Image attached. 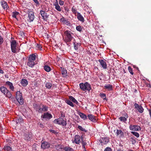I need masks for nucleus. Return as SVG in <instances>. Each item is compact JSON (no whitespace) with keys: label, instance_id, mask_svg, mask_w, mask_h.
<instances>
[{"label":"nucleus","instance_id":"f257e3e1","mask_svg":"<svg viewBox=\"0 0 151 151\" xmlns=\"http://www.w3.org/2000/svg\"><path fill=\"white\" fill-rule=\"evenodd\" d=\"M63 41L66 43H69L74 40V35L70 31L66 30L62 35Z\"/></svg>","mask_w":151,"mask_h":151},{"label":"nucleus","instance_id":"f03ea898","mask_svg":"<svg viewBox=\"0 0 151 151\" xmlns=\"http://www.w3.org/2000/svg\"><path fill=\"white\" fill-rule=\"evenodd\" d=\"M37 57L36 55L34 54H33L29 56L27 65L30 67H33L35 65V59Z\"/></svg>","mask_w":151,"mask_h":151},{"label":"nucleus","instance_id":"7ed1b4c3","mask_svg":"<svg viewBox=\"0 0 151 151\" xmlns=\"http://www.w3.org/2000/svg\"><path fill=\"white\" fill-rule=\"evenodd\" d=\"M79 86L80 89L83 91H89L91 89V85L87 82L80 83Z\"/></svg>","mask_w":151,"mask_h":151},{"label":"nucleus","instance_id":"20e7f679","mask_svg":"<svg viewBox=\"0 0 151 151\" xmlns=\"http://www.w3.org/2000/svg\"><path fill=\"white\" fill-rule=\"evenodd\" d=\"M16 98L19 104L22 105L24 103V100L22 97V94L20 91H17L16 94Z\"/></svg>","mask_w":151,"mask_h":151},{"label":"nucleus","instance_id":"39448f33","mask_svg":"<svg viewBox=\"0 0 151 151\" xmlns=\"http://www.w3.org/2000/svg\"><path fill=\"white\" fill-rule=\"evenodd\" d=\"M54 123L55 124H58L65 126L67 124L66 122L62 118H59L55 119L54 121Z\"/></svg>","mask_w":151,"mask_h":151},{"label":"nucleus","instance_id":"423d86ee","mask_svg":"<svg viewBox=\"0 0 151 151\" xmlns=\"http://www.w3.org/2000/svg\"><path fill=\"white\" fill-rule=\"evenodd\" d=\"M11 49L12 51L14 53H15L17 52V43L15 40H12L11 42Z\"/></svg>","mask_w":151,"mask_h":151},{"label":"nucleus","instance_id":"0eeeda50","mask_svg":"<svg viewBox=\"0 0 151 151\" xmlns=\"http://www.w3.org/2000/svg\"><path fill=\"white\" fill-rule=\"evenodd\" d=\"M129 128L130 130L134 131H139L141 129L140 126L136 125H130Z\"/></svg>","mask_w":151,"mask_h":151},{"label":"nucleus","instance_id":"6e6552de","mask_svg":"<svg viewBox=\"0 0 151 151\" xmlns=\"http://www.w3.org/2000/svg\"><path fill=\"white\" fill-rule=\"evenodd\" d=\"M41 117L44 119H49L52 117V116L50 114L46 112L42 115Z\"/></svg>","mask_w":151,"mask_h":151},{"label":"nucleus","instance_id":"1a4fd4ad","mask_svg":"<svg viewBox=\"0 0 151 151\" xmlns=\"http://www.w3.org/2000/svg\"><path fill=\"white\" fill-rule=\"evenodd\" d=\"M109 138L107 137L101 138L99 140L100 142L102 145H103L106 144L109 141Z\"/></svg>","mask_w":151,"mask_h":151},{"label":"nucleus","instance_id":"9d476101","mask_svg":"<svg viewBox=\"0 0 151 151\" xmlns=\"http://www.w3.org/2000/svg\"><path fill=\"white\" fill-rule=\"evenodd\" d=\"M81 138L78 135H76L75 137L74 140L73 141V143H75L77 144H79L81 142Z\"/></svg>","mask_w":151,"mask_h":151},{"label":"nucleus","instance_id":"9b49d317","mask_svg":"<svg viewBox=\"0 0 151 151\" xmlns=\"http://www.w3.org/2000/svg\"><path fill=\"white\" fill-rule=\"evenodd\" d=\"M135 108L137 109L138 111L142 113L144 111V109L141 105H139L135 103L134 104Z\"/></svg>","mask_w":151,"mask_h":151},{"label":"nucleus","instance_id":"f8f14e48","mask_svg":"<svg viewBox=\"0 0 151 151\" xmlns=\"http://www.w3.org/2000/svg\"><path fill=\"white\" fill-rule=\"evenodd\" d=\"M124 117L120 116L119 118V119L120 120V121L126 123V121H127V119L128 117V116L127 113H125L124 114Z\"/></svg>","mask_w":151,"mask_h":151},{"label":"nucleus","instance_id":"ddd939ff","mask_svg":"<svg viewBox=\"0 0 151 151\" xmlns=\"http://www.w3.org/2000/svg\"><path fill=\"white\" fill-rule=\"evenodd\" d=\"M50 146V144L47 142H42L41 145L42 148L43 149L48 148Z\"/></svg>","mask_w":151,"mask_h":151},{"label":"nucleus","instance_id":"4468645a","mask_svg":"<svg viewBox=\"0 0 151 151\" xmlns=\"http://www.w3.org/2000/svg\"><path fill=\"white\" fill-rule=\"evenodd\" d=\"M60 21L62 23L65 24L67 25H68L70 24V22L68 21V20L65 18L64 17H62L60 19Z\"/></svg>","mask_w":151,"mask_h":151},{"label":"nucleus","instance_id":"2eb2a0df","mask_svg":"<svg viewBox=\"0 0 151 151\" xmlns=\"http://www.w3.org/2000/svg\"><path fill=\"white\" fill-rule=\"evenodd\" d=\"M48 109V107L46 105H42L39 111L40 113H42L43 112H45L47 111Z\"/></svg>","mask_w":151,"mask_h":151},{"label":"nucleus","instance_id":"dca6fc26","mask_svg":"<svg viewBox=\"0 0 151 151\" xmlns=\"http://www.w3.org/2000/svg\"><path fill=\"white\" fill-rule=\"evenodd\" d=\"M99 62L101 65L104 69H105L106 68L107 66V64L104 60H103L99 59Z\"/></svg>","mask_w":151,"mask_h":151},{"label":"nucleus","instance_id":"f3484780","mask_svg":"<svg viewBox=\"0 0 151 151\" xmlns=\"http://www.w3.org/2000/svg\"><path fill=\"white\" fill-rule=\"evenodd\" d=\"M29 18V22H31L33 21L34 19V13L32 12H29L28 14Z\"/></svg>","mask_w":151,"mask_h":151},{"label":"nucleus","instance_id":"a211bd4d","mask_svg":"<svg viewBox=\"0 0 151 151\" xmlns=\"http://www.w3.org/2000/svg\"><path fill=\"white\" fill-rule=\"evenodd\" d=\"M116 134L117 136H119L120 137L123 138L124 137L123 132L120 129H117Z\"/></svg>","mask_w":151,"mask_h":151},{"label":"nucleus","instance_id":"6ab92c4d","mask_svg":"<svg viewBox=\"0 0 151 151\" xmlns=\"http://www.w3.org/2000/svg\"><path fill=\"white\" fill-rule=\"evenodd\" d=\"M32 135L31 133L29 132H26L25 134L24 138L25 140L29 141Z\"/></svg>","mask_w":151,"mask_h":151},{"label":"nucleus","instance_id":"aec40b11","mask_svg":"<svg viewBox=\"0 0 151 151\" xmlns=\"http://www.w3.org/2000/svg\"><path fill=\"white\" fill-rule=\"evenodd\" d=\"M77 18L78 20L83 22L84 21V19L83 16L79 12L77 13Z\"/></svg>","mask_w":151,"mask_h":151},{"label":"nucleus","instance_id":"412c9836","mask_svg":"<svg viewBox=\"0 0 151 151\" xmlns=\"http://www.w3.org/2000/svg\"><path fill=\"white\" fill-rule=\"evenodd\" d=\"M2 6L4 10H7L9 8L7 3L5 1H2L1 2Z\"/></svg>","mask_w":151,"mask_h":151},{"label":"nucleus","instance_id":"4be33fe9","mask_svg":"<svg viewBox=\"0 0 151 151\" xmlns=\"http://www.w3.org/2000/svg\"><path fill=\"white\" fill-rule=\"evenodd\" d=\"M33 106L34 108L36 110V111H38L39 113V111L40 110L41 108V106H42V105L34 104H33Z\"/></svg>","mask_w":151,"mask_h":151},{"label":"nucleus","instance_id":"5701e85b","mask_svg":"<svg viewBox=\"0 0 151 151\" xmlns=\"http://www.w3.org/2000/svg\"><path fill=\"white\" fill-rule=\"evenodd\" d=\"M105 88L107 89L108 91H110L113 90L112 85L110 84H106L104 86Z\"/></svg>","mask_w":151,"mask_h":151},{"label":"nucleus","instance_id":"b1692460","mask_svg":"<svg viewBox=\"0 0 151 151\" xmlns=\"http://www.w3.org/2000/svg\"><path fill=\"white\" fill-rule=\"evenodd\" d=\"M40 12L42 17L44 19L48 17V15H47V13L43 10H41Z\"/></svg>","mask_w":151,"mask_h":151},{"label":"nucleus","instance_id":"393cba45","mask_svg":"<svg viewBox=\"0 0 151 151\" xmlns=\"http://www.w3.org/2000/svg\"><path fill=\"white\" fill-rule=\"evenodd\" d=\"M53 5L55 6V8L56 9V10L59 12L61 11V9L58 3V1H56L53 4Z\"/></svg>","mask_w":151,"mask_h":151},{"label":"nucleus","instance_id":"a878e982","mask_svg":"<svg viewBox=\"0 0 151 151\" xmlns=\"http://www.w3.org/2000/svg\"><path fill=\"white\" fill-rule=\"evenodd\" d=\"M88 119L91 121L94 122L96 121L95 117L91 114H89L88 115Z\"/></svg>","mask_w":151,"mask_h":151},{"label":"nucleus","instance_id":"bb28decb","mask_svg":"<svg viewBox=\"0 0 151 151\" xmlns=\"http://www.w3.org/2000/svg\"><path fill=\"white\" fill-rule=\"evenodd\" d=\"M6 84L7 85L9 86L10 88L12 91H13L14 90V87L12 83L9 81H7L6 82Z\"/></svg>","mask_w":151,"mask_h":151},{"label":"nucleus","instance_id":"cd10ccee","mask_svg":"<svg viewBox=\"0 0 151 151\" xmlns=\"http://www.w3.org/2000/svg\"><path fill=\"white\" fill-rule=\"evenodd\" d=\"M21 83L23 86H25L28 84V81L26 79H22L21 81Z\"/></svg>","mask_w":151,"mask_h":151},{"label":"nucleus","instance_id":"c85d7f7f","mask_svg":"<svg viewBox=\"0 0 151 151\" xmlns=\"http://www.w3.org/2000/svg\"><path fill=\"white\" fill-rule=\"evenodd\" d=\"M0 90L4 95L6 93V92L8 90L4 86L1 87L0 88Z\"/></svg>","mask_w":151,"mask_h":151},{"label":"nucleus","instance_id":"c756f323","mask_svg":"<svg viewBox=\"0 0 151 151\" xmlns=\"http://www.w3.org/2000/svg\"><path fill=\"white\" fill-rule=\"evenodd\" d=\"M69 99L72 101L73 103H75L76 104H78V101L75 99V98L73 97V96H69Z\"/></svg>","mask_w":151,"mask_h":151},{"label":"nucleus","instance_id":"7c9ffc66","mask_svg":"<svg viewBox=\"0 0 151 151\" xmlns=\"http://www.w3.org/2000/svg\"><path fill=\"white\" fill-rule=\"evenodd\" d=\"M79 115L80 116V117L84 120H85L87 119V116L86 115L80 112L78 113Z\"/></svg>","mask_w":151,"mask_h":151},{"label":"nucleus","instance_id":"2f4dec72","mask_svg":"<svg viewBox=\"0 0 151 151\" xmlns=\"http://www.w3.org/2000/svg\"><path fill=\"white\" fill-rule=\"evenodd\" d=\"M19 13L17 11L13 12L12 13V16L13 17L16 19H17V17L18 16H19Z\"/></svg>","mask_w":151,"mask_h":151},{"label":"nucleus","instance_id":"473e14b6","mask_svg":"<svg viewBox=\"0 0 151 151\" xmlns=\"http://www.w3.org/2000/svg\"><path fill=\"white\" fill-rule=\"evenodd\" d=\"M56 149L57 150H59L60 149L63 148V146L61 145L57 144L55 146Z\"/></svg>","mask_w":151,"mask_h":151},{"label":"nucleus","instance_id":"72a5a7b5","mask_svg":"<svg viewBox=\"0 0 151 151\" xmlns=\"http://www.w3.org/2000/svg\"><path fill=\"white\" fill-rule=\"evenodd\" d=\"M63 149L65 151H74L72 148L68 146L64 147L63 148Z\"/></svg>","mask_w":151,"mask_h":151},{"label":"nucleus","instance_id":"f704fd0d","mask_svg":"<svg viewBox=\"0 0 151 151\" xmlns=\"http://www.w3.org/2000/svg\"><path fill=\"white\" fill-rule=\"evenodd\" d=\"M62 70V74L64 76H65L67 75V72L65 69L64 68H61Z\"/></svg>","mask_w":151,"mask_h":151},{"label":"nucleus","instance_id":"c9c22d12","mask_svg":"<svg viewBox=\"0 0 151 151\" xmlns=\"http://www.w3.org/2000/svg\"><path fill=\"white\" fill-rule=\"evenodd\" d=\"M44 70L47 72H50L51 70L50 67L47 65H45L44 66Z\"/></svg>","mask_w":151,"mask_h":151},{"label":"nucleus","instance_id":"e433bc0d","mask_svg":"<svg viewBox=\"0 0 151 151\" xmlns=\"http://www.w3.org/2000/svg\"><path fill=\"white\" fill-rule=\"evenodd\" d=\"M65 102L68 104L70 105V106H71L72 107H74V106L73 103L70 100H66L65 101Z\"/></svg>","mask_w":151,"mask_h":151},{"label":"nucleus","instance_id":"4c0bfd02","mask_svg":"<svg viewBox=\"0 0 151 151\" xmlns=\"http://www.w3.org/2000/svg\"><path fill=\"white\" fill-rule=\"evenodd\" d=\"M4 95L6 97L9 98H11L12 96V94L11 93V92L9 91L8 90H7V91L6 92V93Z\"/></svg>","mask_w":151,"mask_h":151},{"label":"nucleus","instance_id":"58836bf2","mask_svg":"<svg viewBox=\"0 0 151 151\" xmlns=\"http://www.w3.org/2000/svg\"><path fill=\"white\" fill-rule=\"evenodd\" d=\"M73 44L74 45V48L75 50H78L79 46V44L76 43V42H73Z\"/></svg>","mask_w":151,"mask_h":151},{"label":"nucleus","instance_id":"ea45409f","mask_svg":"<svg viewBox=\"0 0 151 151\" xmlns=\"http://www.w3.org/2000/svg\"><path fill=\"white\" fill-rule=\"evenodd\" d=\"M4 149L6 151H12L11 148L9 146H5Z\"/></svg>","mask_w":151,"mask_h":151},{"label":"nucleus","instance_id":"a19ab883","mask_svg":"<svg viewBox=\"0 0 151 151\" xmlns=\"http://www.w3.org/2000/svg\"><path fill=\"white\" fill-rule=\"evenodd\" d=\"M83 27L80 25H78L76 27V29L77 31L81 32L82 29Z\"/></svg>","mask_w":151,"mask_h":151},{"label":"nucleus","instance_id":"79ce46f5","mask_svg":"<svg viewBox=\"0 0 151 151\" xmlns=\"http://www.w3.org/2000/svg\"><path fill=\"white\" fill-rule=\"evenodd\" d=\"M78 128L80 130L85 132H87V131L84 128H83L81 126L78 125Z\"/></svg>","mask_w":151,"mask_h":151},{"label":"nucleus","instance_id":"37998d69","mask_svg":"<svg viewBox=\"0 0 151 151\" xmlns=\"http://www.w3.org/2000/svg\"><path fill=\"white\" fill-rule=\"evenodd\" d=\"M52 86V84L50 83H47L46 84L45 86L46 88L50 89Z\"/></svg>","mask_w":151,"mask_h":151},{"label":"nucleus","instance_id":"c03bdc74","mask_svg":"<svg viewBox=\"0 0 151 151\" xmlns=\"http://www.w3.org/2000/svg\"><path fill=\"white\" fill-rule=\"evenodd\" d=\"M131 133L134 135L135 136H136L137 138L139 137V134L136 132H132Z\"/></svg>","mask_w":151,"mask_h":151},{"label":"nucleus","instance_id":"a18cd8bd","mask_svg":"<svg viewBox=\"0 0 151 151\" xmlns=\"http://www.w3.org/2000/svg\"><path fill=\"white\" fill-rule=\"evenodd\" d=\"M100 96L101 98H103V100H106L107 99L106 95L105 94L101 93L100 94Z\"/></svg>","mask_w":151,"mask_h":151},{"label":"nucleus","instance_id":"49530a36","mask_svg":"<svg viewBox=\"0 0 151 151\" xmlns=\"http://www.w3.org/2000/svg\"><path fill=\"white\" fill-rule=\"evenodd\" d=\"M72 11L73 13L75 14H76L77 13V10L76 9V8L74 7V6H73V7L72 8Z\"/></svg>","mask_w":151,"mask_h":151},{"label":"nucleus","instance_id":"de8ad7c7","mask_svg":"<svg viewBox=\"0 0 151 151\" xmlns=\"http://www.w3.org/2000/svg\"><path fill=\"white\" fill-rule=\"evenodd\" d=\"M128 69L129 71V72L132 75H133L134 74L133 72V69H132L131 67L130 66H129L128 68Z\"/></svg>","mask_w":151,"mask_h":151},{"label":"nucleus","instance_id":"09e8293b","mask_svg":"<svg viewBox=\"0 0 151 151\" xmlns=\"http://www.w3.org/2000/svg\"><path fill=\"white\" fill-rule=\"evenodd\" d=\"M59 4L61 6H63L64 4V2L63 1L61 0H60L59 1Z\"/></svg>","mask_w":151,"mask_h":151},{"label":"nucleus","instance_id":"8fccbe9b","mask_svg":"<svg viewBox=\"0 0 151 151\" xmlns=\"http://www.w3.org/2000/svg\"><path fill=\"white\" fill-rule=\"evenodd\" d=\"M104 151H111V148L107 147L105 149Z\"/></svg>","mask_w":151,"mask_h":151},{"label":"nucleus","instance_id":"3c124183","mask_svg":"<svg viewBox=\"0 0 151 151\" xmlns=\"http://www.w3.org/2000/svg\"><path fill=\"white\" fill-rule=\"evenodd\" d=\"M3 42V38L1 37V36H0V45H1L2 44Z\"/></svg>","mask_w":151,"mask_h":151},{"label":"nucleus","instance_id":"603ef678","mask_svg":"<svg viewBox=\"0 0 151 151\" xmlns=\"http://www.w3.org/2000/svg\"><path fill=\"white\" fill-rule=\"evenodd\" d=\"M37 48L41 50V48H42V47L41 46V45L39 44H37Z\"/></svg>","mask_w":151,"mask_h":151},{"label":"nucleus","instance_id":"864d4df0","mask_svg":"<svg viewBox=\"0 0 151 151\" xmlns=\"http://www.w3.org/2000/svg\"><path fill=\"white\" fill-rule=\"evenodd\" d=\"M38 125L39 126L41 127H44V125L43 124H42L40 122H39L38 123Z\"/></svg>","mask_w":151,"mask_h":151},{"label":"nucleus","instance_id":"5fc2aeb1","mask_svg":"<svg viewBox=\"0 0 151 151\" xmlns=\"http://www.w3.org/2000/svg\"><path fill=\"white\" fill-rule=\"evenodd\" d=\"M33 1L37 5L39 4V3L37 0H33Z\"/></svg>","mask_w":151,"mask_h":151},{"label":"nucleus","instance_id":"6e6d98bb","mask_svg":"<svg viewBox=\"0 0 151 151\" xmlns=\"http://www.w3.org/2000/svg\"><path fill=\"white\" fill-rule=\"evenodd\" d=\"M131 139H132V142H135L136 141V140L135 139V138H134V137H131Z\"/></svg>","mask_w":151,"mask_h":151},{"label":"nucleus","instance_id":"4d7b16f0","mask_svg":"<svg viewBox=\"0 0 151 151\" xmlns=\"http://www.w3.org/2000/svg\"><path fill=\"white\" fill-rule=\"evenodd\" d=\"M82 144H83V147L84 148H85V145H86L85 143L83 141L82 142Z\"/></svg>","mask_w":151,"mask_h":151},{"label":"nucleus","instance_id":"13d9d810","mask_svg":"<svg viewBox=\"0 0 151 151\" xmlns=\"http://www.w3.org/2000/svg\"><path fill=\"white\" fill-rule=\"evenodd\" d=\"M0 73L3 74L4 73V72L3 70H2L1 69H0Z\"/></svg>","mask_w":151,"mask_h":151},{"label":"nucleus","instance_id":"bf43d9fd","mask_svg":"<svg viewBox=\"0 0 151 151\" xmlns=\"http://www.w3.org/2000/svg\"><path fill=\"white\" fill-rule=\"evenodd\" d=\"M117 151H123L121 149H119L117 150Z\"/></svg>","mask_w":151,"mask_h":151},{"label":"nucleus","instance_id":"052dcab7","mask_svg":"<svg viewBox=\"0 0 151 151\" xmlns=\"http://www.w3.org/2000/svg\"><path fill=\"white\" fill-rule=\"evenodd\" d=\"M22 118L20 119V120L22 121Z\"/></svg>","mask_w":151,"mask_h":151},{"label":"nucleus","instance_id":"680f3d73","mask_svg":"<svg viewBox=\"0 0 151 151\" xmlns=\"http://www.w3.org/2000/svg\"><path fill=\"white\" fill-rule=\"evenodd\" d=\"M54 130H52V132H54Z\"/></svg>","mask_w":151,"mask_h":151}]
</instances>
